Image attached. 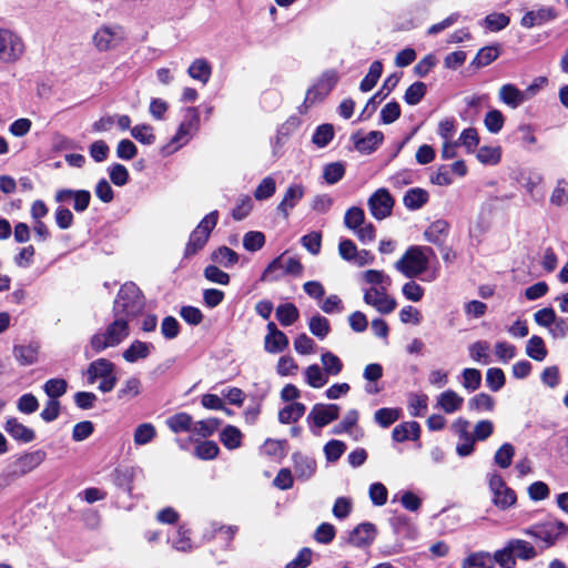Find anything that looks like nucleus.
Listing matches in <instances>:
<instances>
[{
    "label": "nucleus",
    "mask_w": 568,
    "mask_h": 568,
    "mask_svg": "<svg viewBox=\"0 0 568 568\" xmlns=\"http://www.w3.org/2000/svg\"><path fill=\"white\" fill-rule=\"evenodd\" d=\"M515 456V447L510 443L503 444L495 453L494 462L500 468H508Z\"/></svg>",
    "instance_id": "obj_51"
},
{
    "label": "nucleus",
    "mask_w": 568,
    "mask_h": 568,
    "mask_svg": "<svg viewBox=\"0 0 568 568\" xmlns=\"http://www.w3.org/2000/svg\"><path fill=\"white\" fill-rule=\"evenodd\" d=\"M453 432L458 436L456 453L459 457H467L474 453L475 438L469 432V422L464 418L456 419L452 425Z\"/></svg>",
    "instance_id": "obj_14"
},
{
    "label": "nucleus",
    "mask_w": 568,
    "mask_h": 568,
    "mask_svg": "<svg viewBox=\"0 0 568 568\" xmlns=\"http://www.w3.org/2000/svg\"><path fill=\"white\" fill-rule=\"evenodd\" d=\"M499 99L508 106L516 109L526 100L523 91L517 89L514 84H504L499 89Z\"/></svg>",
    "instance_id": "obj_29"
},
{
    "label": "nucleus",
    "mask_w": 568,
    "mask_h": 568,
    "mask_svg": "<svg viewBox=\"0 0 568 568\" xmlns=\"http://www.w3.org/2000/svg\"><path fill=\"white\" fill-rule=\"evenodd\" d=\"M400 417L399 408H379L374 414V420L381 427L387 428Z\"/></svg>",
    "instance_id": "obj_47"
},
{
    "label": "nucleus",
    "mask_w": 568,
    "mask_h": 568,
    "mask_svg": "<svg viewBox=\"0 0 568 568\" xmlns=\"http://www.w3.org/2000/svg\"><path fill=\"white\" fill-rule=\"evenodd\" d=\"M558 12L554 7H539L536 10L527 11L520 20V24L526 29L542 26L557 19Z\"/></svg>",
    "instance_id": "obj_18"
},
{
    "label": "nucleus",
    "mask_w": 568,
    "mask_h": 568,
    "mask_svg": "<svg viewBox=\"0 0 568 568\" xmlns=\"http://www.w3.org/2000/svg\"><path fill=\"white\" fill-rule=\"evenodd\" d=\"M131 135L133 139L145 145H151L155 142L153 128L150 124H138L133 126L131 129Z\"/></svg>",
    "instance_id": "obj_58"
},
{
    "label": "nucleus",
    "mask_w": 568,
    "mask_h": 568,
    "mask_svg": "<svg viewBox=\"0 0 568 568\" xmlns=\"http://www.w3.org/2000/svg\"><path fill=\"white\" fill-rule=\"evenodd\" d=\"M211 260L223 267H232L239 262V254L227 246H220L211 254Z\"/></svg>",
    "instance_id": "obj_37"
},
{
    "label": "nucleus",
    "mask_w": 568,
    "mask_h": 568,
    "mask_svg": "<svg viewBox=\"0 0 568 568\" xmlns=\"http://www.w3.org/2000/svg\"><path fill=\"white\" fill-rule=\"evenodd\" d=\"M124 39V32L119 24H103L92 37L95 49L105 52L116 48Z\"/></svg>",
    "instance_id": "obj_9"
},
{
    "label": "nucleus",
    "mask_w": 568,
    "mask_h": 568,
    "mask_svg": "<svg viewBox=\"0 0 568 568\" xmlns=\"http://www.w3.org/2000/svg\"><path fill=\"white\" fill-rule=\"evenodd\" d=\"M67 388L68 383L63 378H51L43 385V390L50 399H58L65 394Z\"/></svg>",
    "instance_id": "obj_56"
},
{
    "label": "nucleus",
    "mask_w": 568,
    "mask_h": 568,
    "mask_svg": "<svg viewBox=\"0 0 568 568\" xmlns=\"http://www.w3.org/2000/svg\"><path fill=\"white\" fill-rule=\"evenodd\" d=\"M145 305L141 290L132 282L121 286L113 304V315H122L129 320L139 316Z\"/></svg>",
    "instance_id": "obj_3"
},
{
    "label": "nucleus",
    "mask_w": 568,
    "mask_h": 568,
    "mask_svg": "<svg viewBox=\"0 0 568 568\" xmlns=\"http://www.w3.org/2000/svg\"><path fill=\"white\" fill-rule=\"evenodd\" d=\"M47 457L42 449L26 453L18 457L13 463V474L17 476H24L41 465Z\"/></svg>",
    "instance_id": "obj_17"
},
{
    "label": "nucleus",
    "mask_w": 568,
    "mask_h": 568,
    "mask_svg": "<svg viewBox=\"0 0 568 568\" xmlns=\"http://www.w3.org/2000/svg\"><path fill=\"white\" fill-rule=\"evenodd\" d=\"M166 425L173 433H181L187 430L192 432L194 423L189 414L179 413L169 417L166 419Z\"/></svg>",
    "instance_id": "obj_39"
},
{
    "label": "nucleus",
    "mask_w": 568,
    "mask_h": 568,
    "mask_svg": "<svg viewBox=\"0 0 568 568\" xmlns=\"http://www.w3.org/2000/svg\"><path fill=\"white\" fill-rule=\"evenodd\" d=\"M346 450V445L342 440L332 439L324 446L325 458L329 463L337 462Z\"/></svg>",
    "instance_id": "obj_62"
},
{
    "label": "nucleus",
    "mask_w": 568,
    "mask_h": 568,
    "mask_svg": "<svg viewBox=\"0 0 568 568\" xmlns=\"http://www.w3.org/2000/svg\"><path fill=\"white\" fill-rule=\"evenodd\" d=\"M376 527L372 523L357 525L348 535L347 544L357 548L369 547L376 538Z\"/></svg>",
    "instance_id": "obj_16"
},
{
    "label": "nucleus",
    "mask_w": 568,
    "mask_h": 568,
    "mask_svg": "<svg viewBox=\"0 0 568 568\" xmlns=\"http://www.w3.org/2000/svg\"><path fill=\"white\" fill-rule=\"evenodd\" d=\"M339 416V406L336 404H315L307 415V423L313 434L320 430Z\"/></svg>",
    "instance_id": "obj_8"
},
{
    "label": "nucleus",
    "mask_w": 568,
    "mask_h": 568,
    "mask_svg": "<svg viewBox=\"0 0 568 568\" xmlns=\"http://www.w3.org/2000/svg\"><path fill=\"white\" fill-rule=\"evenodd\" d=\"M399 77L397 74H390L385 81L383 87L376 92L366 103L362 116L365 114L369 118L376 110L378 103H381L398 84Z\"/></svg>",
    "instance_id": "obj_21"
},
{
    "label": "nucleus",
    "mask_w": 568,
    "mask_h": 568,
    "mask_svg": "<svg viewBox=\"0 0 568 568\" xmlns=\"http://www.w3.org/2000/svg\"><path fill=\"white\" fill-rule=\"evenodd\" d=\"M24 52L22 38L10 29L0 28V62L14 63Z\"/></svg>",
    "instance_id": "obj_6"
},
{
    "label": "nucleus",
    "mask_w": 568,
    "mask_h": 568,
    "mask_svg": "<svg viewBox=\"0 0 568 568\" xmlns=\"http://www.w3.org/2000/svg\"><path fill=\"white\" fill-rule=\"evenodd\" d=\"M156 434V428L152 423H142L134 429L133 442L136 446H144L153 442Z\"/></svg>",
    "instance_id": "obj_38"
},
{
    "label": "nucleus",
    "mask_w": 568,
    "mask_h": 568,
    "mask_svg": "<svg viewBox=\"0 0 568 568\" xmlns=\"http://www.w3.org/2000/svg\"><path fill=\"white\" fill-rule=\"evenodd\" d=\"M489 344L485 341H477L469 346L470 357L480 364L487 365L490 363L488 355Z\"/></svg>",
    "instance_id": "obj_59"
},
{
    "label": "nucleus",
    "mask_w": 568,
    "mask_h": 568,
    "mask_svg": "<svg viewBox=\"0 0 568 568\" xmlns=\"http://www.w3.org/2000/svg\"><path fill=\"white\" fill-rule=\"evenodd\" d=\"M499 57V49L497 45H487L481 48L471 61V65L483 68L490 64Z\"/></svg>",
    "instance_id": "obj_44"
},
{
    "label": "nucleus",
    "mask_w": 568,
    "mask_h": 568,
    "mask_svg": "<svg viewBox=\"0 0 568 568\" xmlns=\"http://www.w3.org/2000/svg\"><path fill=\"white\" fill-rule=\"evenodd\" d=\"M264 346L265 351L272 354L281 353L288 346L287 336L280 331L273 322L267 324Z\"/></svg>",
    "instance_id": "obj_23"
},
{
    "label": "nucleus",
    "mask_w": 568,
    "mask_h": 568,
    "mask_svg": "<svg viewBox=\"0 0 568 568\" xmlns=\"http://www.w3.org/2000/svg\"><path fill=\"white\" fill-rule=\"evenodd\" d=\"M420 435V426L417 422H405L393 429L392 437L397 443L412 439L417 440Z\"/></svg>",
    "instance_id": "obj_26"
},
{
    "label": "nucleus",
    "mask_w": 568,
    "mask_h": 568,
    "mask_svg": "<svg viewBox=\"0 0 568 568\" xmlns=\"http://www.w3.org/2000/svg\"><path fill=\"white\" fill-rule=\"evenodd\" d=\"M524 532L535 538L540 544V549L544 550L555 545L558 538L566 535L568 526L560 520L549 519L525 529Z\"/></svg>",
    "instance_id": "obj_4"
},
{
    "label": "nucleus",
    "mask_w": 568,
    "mask_h": 568,
    "mask_svg": "<svg viewBox=\"0 0 568 568\" xmlns=\"http://www.w3.org/2000/svg\"><path fill=\"white\" fill-rule=\"evenodd\" d=\"M383 72V64L381 61H374L368 70V73L361 81L359 90L362 92L371 91L377 83Z\"/></svg>",
    "instance_id": "obj_43"
},
{
    "label": "nucleus",
    "mask_w": 568,
    "mask_h": 568,
    "mask_svg": "<svg viewBox=\"0 0 568 568\" xmlns=\"http://www.w3.org/2000/svg\"><path fill=\"white\" fill-rule=\"evenodd\" d=\"M3 428L12 439L20 444H29L36 439V432L16 417L7 418Z\"/></svg>",
    "instance_id": "obj_19"
},
{
    "label": "nucleus",
    "mask_w": 568,
    "mask_h": 568,
    "mask_svg": "<svg viewBox=\"0 0 568 568\" xmlns=\"http://www.w3.org/2000/svg\"><path fill=\"white\" fill-rule=\"evenodd\" d=\"M550 203L556 206H562L568 203V182L559 179L557 185L550 195Z\"/></svg>",
    "instance_id": "obj_64"
},
{
    "label": "nucleus",
    "mask_w": 568,
    "mask_h": 568,
    "mask_svg": "<svg viewBox=\"0 0 568 568\" xmlns=\"http://www.w3.org/2000/svg\"><path fill=\"white\" fill-rule=\"evenodd\" d=\"M219 220V212L212 211L206 214L197 226L192 231L189 242L185 246L184 256L190 257L196 254L206 244L212 230L215 227Z\"/></svg>",
    "instance_id": "obj_5"
},
{
    "label": "nucleus",
    "mask_w": 568,
    "mask_h": 568,
    "mask_svg": "<svg viewBox=\"0 0 568 568\" xmlns=\"http://www.w3.org/2000/svg\"><path fill=\"white\" fill-rule=\"evenodd\" d=\"M345 175V165L342 162H333L324 166L323 179L327 184L339 182Z\"/></svg>",
    "instance_id": "obj_49"
},
{
    "label": "nucleus",
    "mask_w": 568,
    "mask_h": 568,
    "mask_svg": "<svg viewBox=\"0 0 568 568\" xmlns=\"http://www.w3.org/2000/svg\"><path fill=\"white\" fill-rule=\"evenodd\" d=\"M468 407L476 412H491L495 407V399L486 393H479L469 399Z\"/></svg>",
    "instance_id": "obj_50"
},
{
    "label": "nucleus",
    "mask_w": 568,
    "mask_h": 568,
    "mask_svg": "<svg viewBox=\"0 0 568 568\" xmlns=\"http://www.w3.org/2000/svg\"><path fill=\"white\" fill-rule=\"evenodd\" d=\"M112 374H114V364L106 358L93 361L87 369L90 384H93L98 378H104Z\"/></svg>",
    "instance_id": "obj_25"
},
{
    "label": "nucleus",
    "mask_w": 568,
    "mask_h": 568,
    "mask_svg": "<svg viewBox=\"0 0 568 568\" xmlns=\"http://www.w3.org/2000/svg\"><path fill=\"white\" fill-rule=\"evenodd\" d=\"M334 138V128L332 124L325 123L318 125L312 136V142L317 148H325Z\"/></svg>",
    "instance_id": "obj_52"
},
{
    "label": "nucleus",
    "mask_w": 568,
    "mask_h": 568,
    "mask_svg": "<svg viewBox=\"0 0 568 568\" xmlns=\"http://www.w3.org/2000/svg\"><path fill=\"white\" fill-rule=\"evenodd\" d=\"M293 468L298 480H308L316 471V462L314 458L297 452L292 455Z\"/></svg>",
    "instance_id": "obj_22"
},
{
    "label": "nucleus",
    "mask_w": 568,
    "mask_h": 568,
    "mask_svg": "<svg viewBox=\"0 0 568 568\" xmlns=\"http://www.w3.org/2000/svg\"><path fill=\"white\" fill-rule=\"evenodd\" d=\"M129 321L122 315L114 316L113 322L106 326L105 331L98 332L91 337L90 345L85 347V356L91 357L109 347L118 346L129 336Z\"/></svg>",
    "instance_id": "obj_1"
},
{
    "label": "nucleus",
    "mask_w": 568,
    "mask_h": 568,
    "mask_svg": "<svg viewBox=\"0 0 568 568\" xmlns=\"http://www.w3.org/2000/svg\"><path fill=\"white\" fill-rule=\"evenodd\" d=\"M433 255L434 250L429 246H409L395 263V268L407 278L418 277L427 271Z\"/></svg>",
    "instance_id": "obj_2"
},
{
    "label": "nucleus",
    "mask_w": 568,
    "mask_h": 568,
    "mask_svg": "<svg viewBox=\"0 0 568 568\" xmlns=\"http://www.w3.org/2000/svg\"><path fill=\"white\" fill-rule=\"evenodd\" d=\"M305 378L306 383L314 388H321L327 383V376L316 364L310 365L305 369Z\"/></svg>",
    "instance_id": "obj_55"
},
{
    "label": "nucleus",
    "mask_w": 568,
    "mask_h": 568,
    "mask_svg": "<svg viewBox=\"0 0 568 568\" xmlns=\"http://www.w3.org/2000/svg\"><path fill=\"white\" fill-rule=\"evenodd\" d=\"M504 123L505 116L497 109L488 111L484 119V124L486 129L493 134L500 132V130L504 126Z\"/></svg>",
    "instance_id": "obj_61"
},
{
    "label": "nucleus",
    "mask_w": 568,
    "mask_h": 568,
    "mask_svg": "<svg viewBox=\"0 0 568 568\" xmlns=\"http://www.w3.org/2000/svg\"><path fill=\"white\" fill-rule=\"evenodd\" d=\"M276 191V182L272 176L264 178L254 191V197L257 201L267 200Z\"/></svg>",
    "instance_id": "obj_63"
},
{
    "label": "nucleus",
    "mask_w": 568,
    "mask_h": 568,
    "mask_svg": "<svg viewBox=\"0 0 568 568\" xmlns=\"http://www.w3.org/2000/svg\"><path fill=\"white\" fill-rule=\"evenodd\" d=\"M153 345L141 341H134L124 352L123 358L129 363H135L139 359L146 358Z\"/></svg>",
    "instance_id": "obj_31"
},
{
    "label": "nucleus",
    "mask_w": 568,
    "mask_h": 568,
    "mask_svg": "<svg viewBox=\"0 0 568 568\" xmlns=\"http://www.w3.org/2000/svg\"><path fill=\"white\" fill-rule=\"evenodd\" d=\"M362 277L366 283L371 284L372 287H388L392 283L390 277L378 270H367L362 274Z\"/></svg>",
    "instance_id": "obj_60"
},
{
    "label": "nucleus",
    "mask_w": 568,
    "mask_h": 568,
    "mask_svg": "<svg viewBox=\"0 0 568 568\" xmlns=\"http://www.w3.org/2000/svg\"><path fill=\"white\" fill-rule=\"evenodd\" d=\"M200 114L196 108H186L184 110L183 120L179 125V129L171 140L172 144H176L180 148L189 142L193 133L199 130Z\"/></svg>",
    "instance_id": "obj_10"
},
{
    "label": "nucleus",
    "mask_w": 568,
    "mask_h": 568,
    "mask_svg": "<svg viewBox=\"0 0 568 568\" xmlns=\"http://www.w3.org/2000/svg\"><path fill=\"white\" fill-rule=\"evenodd\" d=\"M462 568H494V560L489 552L476 551L463 560Z\"/></svg>",
    "instance_id": "obj_36"
},
{
    "label": "nucleus",
    "mask_w": 568,
    "mask_h": 568,
    "mask_svg": "<svg viewBox=\"0 0 568 568\" xmlns=\"http://www.w3.org/2000/svg\"><path fill=\"white\" fill-rule=\"evenodd\" d=\"M311 333L320 339H324L331 332V325L326 317L316 314L308 322Z\"/></svg>",
    "instance_id": "obj_45"
},
{
    "label": "nucleus",
    "mask_w": 568,
    "mask_h": 568,
    "mask_svg": "<svg viewBox=\"0 0 568 568\" xmlns=\"http://www.w3.org/2000/svg\"><path fill=\"white\" fill-rule=\"evenodd\" d=\"M488 485L493 494V503L497 508L506 510L516 504V493L507 486L499 474H488Z\"/></svg>",
    "instance_id": "obj_7"
},
{
    "label": "nucleus",
    "mask_w": 568,
    "mask_h": 568,
    "mask_svg": "<svg viewBox=\"0 0 568 568\" xmlns=\"http://www.w3.org/2000/svg\"><path fill=\"white\" fill-rule=\"evenodd\" d=\"M395 201L385 187L376 190L367 200L371 214L378 221L392 215Z\"/></svg>",
    "instance_id": "obj_11"
},
{
    "label": "nucleus",
    "mask_w": 568,
    "mask_h": 568,
    "mask_svg": "<svg viewBox=\"0 0 568 568\" xmlns=\"http://www.w3.org/2000/svg\"><path fill=\"white\" fill-rule=\"evenodd\" d=\"M463 404L464 398L452 389L443 392L437 399V406L446 414H453L459 410Z\"/></svg>",
    "instance_id": "obj_27"
},
{
    "label": "nucleus",
    "mask_w": 568,
    "mask_h": 568,
    "mask_svg": "<svg viewBox=\"0 0 568 568\" xmlns=\"http://www.w3.org/2000/svg\"><path fill=\"white\" fill-rule=\"evenodd\" d=\"M321 362L326 376H337L343 369L341 358L332 352H324Z\"/></svg>",
    "instance_id": "obj_41"
},
{
    "label": "nucleus",
    "mask_w": 568,
    "mask_h": 568,
    "mask_svg": "<svg viewBox=\"0 0 568 568\" xmlns=\"http://www.w3.org/2000/svg\"><path fill=\"white\" fill-rule=\"evenodd\" d=\"M449 232V223L443 219L436 220L425 230L424 236L427 242L443 246Z\"/></svg>",
    "instance_id": "obj_24"
},
{
    "label": "nucleus",
    "mask_w": 568,
    "mask_h": 568,
    "mask_svg": "<svg viewBox=\"0 0 568 568\" xmlns=\"http://www.w3.org/2000/svg\"><path fill=\"white\" fill-rule=\"evenodd\" d=\"M462 385L468 392L477 390L481 385V373L477 368H465L462 372Z\"/></svg>",
    "instance_id": "obj_53"
},
{
    "label": "nucleus",
    "mask_w": 568,
    "mask_h": 568,
    "mask_svg": "<svg viewBox=\"0 0 568 568\" xmlns=\"http://www.w3.org/2000/svg\"><path fill=\"white\" fill-rule=\"evenodd\" d=\"M491 557L494 565L498 564L501 568L516 567V558L508 541L504 548L496 550Z\"/></svg>",
    "instance_id": "obj_46"
},
{
    "label": "nucleus",
    "mask_w": 568,
    "mask_h": 568,
    "mask_svg": "<svg viewBox=\"0 0 568 568\" xmlns=\"http://www.w3.org/2000/svg\"><path fill=\"white\" fill-rule=\"evenodd\" d=\"M515 558L521 560H531L538 556L537 549L527 540L524 539H510L508 540Z\"/></svg>",
    "instance_id": "obj_35"
},
{
    "label": "nucleus",
    "mask_w": 568,
    "mask_h": 568,
    "mask_svg": "<svg viewBox=\"0 0 568 568\" xmlns=\"http://www.w3.org/2000/svg\"><path fill=\"white\" fill-rule=\"evenodd\" d=\"M305 410L306 406L303 403L288 404L278 412V422L281 424L296 423L305 414Z\"/></svg>",
    "instance_id": "obj_32"
},
{
    "label": "nucleus",
    "mask_w": 568,
    "mask_h": 568,
    "mask_svg": "<svg viewBox=\"0 0 568 568\" xmlns=\"http://www.w3.org/2000/svg\"><path fill=\"white\" fill-rule=\"evenodd\" d=\"M300 313L293 303L281 304L276 308V318L283 326H290L298 320Z\"/></svg>",
    "instance_id": "obj_42"
},
{
    "label": "nucleus",
    "mask_w": 568,
    "mask_h": 568,
    "mask_svg": "<svg viewBox=\"0 0 568 568\" xmlns=\"http://www.w3.org/2000/svg\"><path fill=\"white\" fill-rule=\"evenodd\" d=\"M281 270H284L285 274L301 275L303 272V265L296 257H290L286 260L285 264H283L282 257L278 256L274 258L264 270L263 274L261 275V281L271 282L278 280L283 274L280 273Z\"/></svg>",
    "instance_id": "obj_13"
},
{
    "label": "nucleus",
    "mask_w": 568,
    "mask_h": 568,
    "mask_svg": "<svg viewBox=\"0 0 568 568\" xmlns=\"http://www.w3.org/2000/svg\"><path fill=\"white\" fill-rule=\"evenodd\" d=\"M54 200L58 203L73 201V209L78 213L84 212L91 202V193L87 190L61 189L55 192Z\"/></svg>",
    "instance_id": "obj_15"
},
{
    "label": "nucleus",
    "mask_w": 568,
    "mask_h": 568,
    "mask_svg": "<svg viewBox=\"0 0 568 568\" xmlns=\"http://www.w3.org/2000/svg\"><path fill=\"white\" fill-rule=\"evenodd\" d=\"M242 439L241 430L235 426H226L221 433V442L229 449H235L240 447Z\"/></svg>",
    "instance_id": "obj_57"
},
{
    "label": "nucleus",
    "mask_w": 568,
    "mask_h": 568,
    "mask_svg": "<svg viewBox=\"0 0 568 568\" xmlns=\"http://www.w3.org/2000/svg\"><path fill=\"white\" fill-rule=\"evenodd\" d=\"M187 74L192 79L206 84L210 81L212 74V67L209 61L203 58L195 59L189 67Z\"/></svg>",
    "instance_id": "obj_30"
},
{
    "label": "nucleus",
    "mask_w": 568,
    "mask_h": 568,
    "mask_svg": "<svg viewBox=\"0 0 568 568\" xmlns=\"http://www.w3.org/2000/svg\"><path fill=\"white\" fill-rule=\"evenodd\" d=\"M547 353L548 352L545 346V342L540 336L534 335L528 339L527 346H526V354L530 358H532L537 362H541L546 358Z\"/></svg>",
    "instance_id": "obj_40"
},
{
    "label": "nucleus",
    "mask_w": 568,
    "mask_h": 568,
    "mask_svg": "<svg viewBox=\"0 0 568 568\" xmlns=\"http://www.w3.org/2000/svg\"><path fill=\"white\" fill-rule=\"evenodd\" d=\"M383 140L384 134L381 131H371L364 138L355 140V148L362 153L369 154L377 149Z\"/></svg>",
    "instance_id": "obj_33"
},
{
    "label": "nucleus",
    "mask_w": 568,
    "mask_h": 568,
    "mask_svg": "<svg viewBox=\"0 0 568 568\" xmlns=\"http://www.w3.org/2000/svg\"><path fill=\"white\" fill-rule=\"evenodd\" d=\"M365 223V213L363 209L358 206H352L348 210H346L344 215V225L351 230L355 231L361 225Z\"/></svg>",
    "instance_id": "obj_54"
},
{
    "label": "nucleus",
    "mask_w": 568,
    "mask_h": 568,
    "mask_svg": "<svg viewBox=\"0 0 568 568\" xmlns=\"http://www.w3.org/2000/svg\"><path fill=\"white\" fill-rule=\"evenodd\" d=\"M428 200L429 194L426 190L422 187H413L405 193L403 203L406 209L416 211L422 209L428 202Z\"/></svg>",
    "instance_id": "obj_28"
},
{
    "label": "nucleus",
    "mask_w": 568,
    "mask_h": 568,
    "mask_svg": "<svg viewBox=\"0 0 568 568\" xmlns=\"http://www.w3.org/2000/svg\"><path fill=\"white\" fill-rule=\"evenodd\" d=\"M39 346L37 344L17 345L13 347L16 359L23 366L32 365L38 361Z\"/></svg>",
    "instance_id": "obj_34"
},
{
    "label": "nucleus",
    "mask_w": 568,
    "mask_h": 568,
    "mask_svg": "<svg viewBox=\"0 0 568 568\" xmlns=\"http://www.w3.org/2000/svg\"><path fill=\"white\" fill-rule=\"evenodd\" d=\"M363 298L381 314H389L397 306L396 300L387 294L386 286L365 288Z\"/></svg>",
    "instance_id": "obj_12"
},
{
    "label": "nucleus",
    "mask_w": 568,
    "mask_h": 568,
    "mask_svg": "<svg viewBox=\"0 0 568 568\" xmlns=\"http://www.w3.org/2000/svg\"><path fill=\"white\" fill-rule=\"evenodd\" d=\"M477 160L483 164L496 165L501 159V149L499 146H481L477 151Z\"/></svg>",
    "instance_id": "obj_48"
},
{
    "label": "nucleus",
    "mask_w": 568,
    "mask_h": 568,
    "mask_svg": "<svg viewBox=\"0 0 568 568\" xmlns=\"http://www.w3.org/2000/svg\"><path fill=\"white\" fill-rule=\"evenodd\" d=\"M304 194L305 189L302 184H291L286 189L282 201L276 207L277 212L282 214L284 219H287L290 216L291 210H293L300 203Z\"/></svg>",
    "instance_id": "obj_20"
}]
</instances>
